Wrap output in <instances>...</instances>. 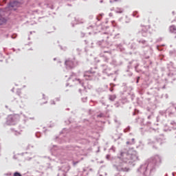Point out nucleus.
Here are the masks:
<instances>
[{"label":"nucleus","instance_id":"obj_1","mask_svg":"<svg viewBox=\"0 0 176 176\" xmlns=\"http://www.w3.org/2000/svg\"><path fill=\"white\" fill-rule=\"evenodd\" d=\"M140 160L138 153L133 149L123 150L120 152L118 158L116 159L113 166L118 170V171L127 172L130 169L124 164H129V166H135V162Z\"/></svg>","mask_w":176,"mask_h":176},{"label":"nucleus","instance_id":"obj_19","mask_svg":"<svg viewBox=\"0 0 176 176\" xmlns=\"http://www.w3.org/2000/svg\"><path fill=\"white\" fill-rule=\"evenodd\" d=\"M73 164L74 166H76V164H78V162H73Z\"/></svg>","mask_w":176,"mask_h":176},{"label":"nucleus","instance_id":"obj_14","mask_svg":"<svg viewBox=\"0 0 176 176\" xmlns=\"http://www.w3.org/2000/svg\"><path fill=\"white\" fill-rule=\"evenodd\" d=\"M118 49H120V52H123V50H124V48L122 47V45H118Z\"/></svg>","mask_w":176,"mask_h":176},{"label":"nucleus","instance_id":"obj_16","mask_svg":"<svg viewBox=\"0 0 176 176\" xmlns=\"http://www.w3.org/2000/svg\"><path fill=\"white\" fill-rule=\"evenodd\" d=\"M122 0H110V2L112 3L113 2H120Z\"/></svg>","mask_w":176,"mask_h":176},{"label":"nucleus","instance_id":"obj_10","mask_svg":"<svg viewBox=\"0 0 176 176\" xmlns=\"http://www.w3.org/2000/svg\"><path fill=\"white\" fill-rule=\"evenodd\" d=\"M169 30H170V32H171L172 34H176V27H175V25H171L169 28Z\"/></svg>","mask_w":176,"mask_h":176},{"label":"nucleus","instance_id":"obj_18","mask_svg":"<svg viewBox=\"0 0 176 176\" xmlns=\"http://www.w3.org/2000/svg\"><path fill=\"white\" fill-rule=\"evenodd\" d=\"M83 102H86V101H87V98H82Z\"/></svg>","mask_w":176,"mask_h":176},{"label":"nucleus","instance_id":"obj_28","mask_svg":"<svg viewBox=\"0 0 176 176\" xmlns=\"http://www.w3.org/2000/svg\"><path fill=\"white\" fill-rule=\"evenodd\" d=\"M100 3H102V1H100Z\"/></svg>","mask_w":176,"mask_h":176},{"label":"nucleus","instance_id":"obj_31","mask_svg":"<svg viewBox=\"0 0 176 176\" xmlns=\"http://www.w3.org/2000/svg\"><path fill=\"white\" fill-rule=\"evenodd\" d=\"M54 60H56V58H54Z\"/></svg>","mask_w":176,"mask_h":176},{"label":"nucleus","instance_id":"obj_13","mask_svg":"<svg viewBox=\"0 0 176 176\" xmlns=\"http://www.w3.org/2000/svg\"><path fill=\"white\" fill-rule=\"evenodd\" d=\"M138 43H142V45H146V41L144 39L138 40Z\"/></svg>","mask_w":176,"mask_h":176},{"label":"nucleus","instance_id":"obj_11","mask_svg":"<svg viewBox=\"0 0 176 176\" xmlns=\"http://www.w3.org/2000/svg\"><path fill=\"white\" fill-rule=\"evenodd\" d=\"M126 145H134L135 144V139L132 138L131 140H129L126 142Z\"/></svg>","mask_w":176,"mask_h":176},{"label":"nucleus","instance_id":"obj_9","mask_svg":"<svg viewBox=\"0 0 176 176\" xmlns=\"http://www.w3.org/2000/svg\"><path fill=\"white\" fill-rule=\"evenodd\" d=\"M148 144L150 145H152L154 144V145L153 146V148H155V149H157V145H159V142H157V140H156L155 142H153L152 140H149L148 141Z\"/></svg>","mask_w":176,"mask_h":176},{"label":"nucleus","instance_id":"obj_4","mask_svg":"<svg viewBox=\"0 0 176 176\" xmlns=\"http://www.w3.org/2000/svg\"><path fill=\"white\" fill-rule=\"evenodd\" d=\"M66 68L69 69H72V68H75L78 65V62H76V60L75 58H69L65 60V62Z\"/></svg>","mask_w":176,"mask_h":176},{"label":"nucleus","instance_id":"obj_22","mask_svg":"<svg viewBox=\"0 0 176 176\" xmlns=\"http://www.w3.org/2000/svg\"><path fill=\"white\" fill-rule=\"evenodd\" d=\"M139 80H140V77H138L136 83H138Z\"/></svg>","mask_w":176,"mask_h":176},{"label":"nucleus","instance_id":"obj_27","mask_svg":"<svg viewBox=\"0 0 176 176\" xmlns=\"http://www.w3.org/2000/svg\"><path fill=\"white\" fill-rule=\"evenodd\" d=\"M7 175H12V174H7Z\"/></svg>","mask_w":176,"mask_h":176},{"label":"nucleus","instance_id":"obj_5","mask_svg":"<svg viewBox=\"0 0 176 176\" xmlns=\"http://www.w3.org/2000/svg\"><path fill=\"white\" fill-rule=\"evenodd\" d=\"M150 30V25H141L139 33L141 34L142 36H148V34H151Z\"/></svg>","mask_w":176,"mask_h":176},{"label":"nucleus","instance_id":"obj_23","mask_svg":"<svg viewBox=\"0 0 176 176\" xmlns=\"http://www.w3.org/2000/svg\"><path fill=\"white\" fill-rule=\"evenodd\" d=\"M55 100H56V101H60V98H56L55 99Z\"/></svg>","mask_w":176,"mask_h":176},{"label":"nucleus","instance_id":"obj_17","mask_svg":"<svg viewBox=\"0 0 176 176\" xmlns=\"http://www.w3.org/2000/svg\"><path fill=\"white\" fill-rule=\"evenodd\" d=\"M117 13H123V10L122 8L118 9V11H116Z\"/></svg>","mask_w":176,"mask_h":176},{"label":"nucleus","instance_id":"obj_15","mask_svg":"<svg viewBox=\"0 0 176 176\" xmlns=\"http://www.w3.org/2000/svg\"><path fill=\"white\" fill-rule=\"evenodd\" d=\"M14 176H21V174L20 173H19V172H15L14 173Z\"/></svg>","mask_w":176,"mask_h":176},{"label":"nucleus","instance_id":"obj_24","mask_svg":"<svg viewBox=\"0 0 176 176\" xmlns=\"http://www.w3.org/2000/svg\"><path fill=\"white\" fill-rule=\"evenodd\" d=\"M21 93V92L20 91H17L18 96H20Z\"/></svg>","mask_w":176,"mask_h":176},{"label":"nucleus","instance_id":"obj_12","mask_svg":"<svg viewBox=\"0 0 176 176\" xmlns=\"http://www.w3.org/2000/svg\"><path fill=\"white\" fill-rule=\"evenodd\" d=\"M110 101H115L116 99V95H110L109 97Z\"/></svg>","mask_w":176,"mask_h":176},{"label":"nucleus","instance_id":"obj_26","mask_svg":"<svg viewBox=\"0 0 176 176\" xmlns=\"http://www.w3.org/2000/svg\"><path fill=\"white\" fill-rule=\"evenodd\" d=\"M148 119H151V116H148Z\"/></svg>","mask_w":176,"mask_h":176},{"label":"nucleus","instance_id":"obj_6","mask_svg":"<svg viewBox=\"0 0 176 176\" xmlns=\"http://www.w3.org/2000/svg\"><path fill=\"white\" fill-rule=\"evenodd\" d=\"M94 74L96 72L91 71H86L84 72V78L85 80H91L94 79Z\"/></svg>","mask_w":176,"mask_h":176},{"label":"nucleus","instance_id":"obj_2","mask_svg":"<svg viewBox=\"0 0 176 176\" xmlns=\"http://www.w3.org/2000/svg\"><path fill=\"white\" fill-rule=\"evenodd\" d=\"M162 164V157L159 155H155L148 160V164L141 165L138 169V175L149 176L157 167Z\"/></svg>","mask_w":176,"mask_h":176},{"label":"nucleus","instance_id":"obj_32","mask_svg":"<svg viewBox=\"0 0 176 176\" xmlns=\"http://www.w3.org/2000/svg\"><path fill=\"white\" fill-rule=\"evenodd\" d=\"M82 86H85V85L82 84Z\"/></svg>","mask_w":176,"mask_h":176},{"label":"nucleus","instance_id":"obj_8","mask_svg":"<svg viewBox=\"0 0 176 176\" xmlns=\"http://www.w3.org/2000/svg\"><path fill=\"white\" fill-rule=\"evenodd\" d=\"M20 6V3L16 1H10L9 4L10 8H16Z\"/></svg>","mask_w":176,"mask_h":176},{"label":"nucleus","instance_id":"obj_7","mask_svg":"<svg viewBox=\"0 0 176 176\" xmlns=\"http://www.w3.org/2000/svg\"><path fill=\"white\" fill-rule=\"evenodd\" d=\"M174 109L176 111V107L172 106L166 109V113H168V115H174V113H175V111H174Z\"/></svg>","mask_w":176,"mask_h":176},{"label":"nucleus","instance_id":"obj_25","mask_svg":"<svg viewBox=\"0 0 176 176\" xmlns=\"http://www.w3.org/2000/svg\"><path fill=\"white\" fill-rule=\"evenodd\" d=\"M36 136L37 137V138H39V136H38V133H36Z\"/></svg>","mask_w":176,"mask_h":176},{"label":"nucleus","instance_id":"obj_21","mask_svg":"<svg viewBox=\"0 0 176 176\" xmlns=\"http://www.w3.org/2000/svg\"><path fill=\"white\" fill-rule=\"evenodd\" d=\"M60 49H61L62 50H67V47H65L64 49H63V47H60Z\"/></svg>","mask_w":176,"mask_h":176},{"label":"nucleus","instance_id":"obj_3","mask_svg":"<svg viewBox=\"0 0 176 176\" xmlns=\"http://www.w3.org/2000/svg\"><path fill=\"white\" fill-rule=\"evenodd\" d=\"M19 122V116L10 115L7 118L6 124L8 126H14Z\"/></svg>","mask_w":176,"mask_h":176},{"label":"nucleus","instance_id":"obj_30","mask_svg":"<svg viewBox=\"0 0 176 176\" xmlns=\"http://www.w3.org/2000/svg\"><path fill=\"white\" fill-rule=\"evenodd\" d=\"M173 123H175V122H171V124H173Z\"/></svg>","mask_w":176,"mask_h":176},{"label":"nucleus","instance_id":"obj_29","mask_svg":"<svg viewBox=\"0 0 176 176\" xmlns=\"http://www.w3.org/2000/svg\"><path fill=\"white\" fill-rule=\"evenodd\" d=\"M157 49L159 50V47H157Z\"/></svg>","mask_w":176,"mask_h":176},{"label":"nucleus","instance_id":"obj_20","mask_svg":"<svg viewBox=\"0 0 176 176\" xmlns=\"http://www.w3.org/2000/svg\"><path fill=\"white\" fill-rule=\"evenodd\" d=\"M51 104H53V105H54L56 103L54 102V100H52V101H51Z\"/></svg>","mask_w":176,"mask_h":176}]
</instances>
